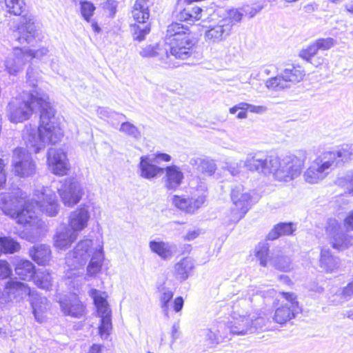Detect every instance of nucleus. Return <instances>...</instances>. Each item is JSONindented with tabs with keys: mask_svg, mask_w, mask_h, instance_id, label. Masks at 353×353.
I'll return each instance as SVG.
<instances>
[{
	"mask_svg": "<svg viewBox=\"0 0 353 353\" xmlns=\"http://www.w3.org/2000/svg\"><path fill=\"white\" fill-rule=\"evenodd\" d=\"M48 100L47 95L39 97L37 92H23L20 99H16L8 105L10 120L13 123L28 120L36 107L40 110L39 127L26 125L23 132L26 146L35 153L44 148L46 143H57L63 134L55 122V110Z\"/></svg>",
	"mask_w": 353,
	"mask_h": 353,
	"instance_id": "1",
	"label": "nucleus"
},
{
	"mask_svg": "<svg viewBox=\"0 0 353 353\" xmlns=\"http://www.w3.org/2000/svg\"><path fill=\"white\" fill-rule=\"evenodd\" d=\"M307 157L306 151L299 150L296 155L287 156L280 160L276 156L259 152L248 154L245 166L251 172L265 175L272 174L275 179L287 182L301 174Z\"/></svg>",
	"mask_w": 353,
	"mask_h": 353,
	"instance_id": "2",
	"label": "nucleus"
},
{
	"mask_svg": "<svg viewBox=\"0 0 353 353\" xmlns=\"http://www.w3.org/2000/svg\"><path fill=\"white\" fill-rule=\"evenodd\" d=\"M276 292L274 289L259 290L257 288L249 290L248 300L246 299L240 300L233 306L232 320L225 327L233 335L243 336L255 332L259 329L263 328L265 325V320L262 316L255 317L254 315L248 314V311L241 310V306H245L249 302H252L273 298Z\"/></svg>",
	"mask_w": 353,
	"mask_h": 353,
	"instance_id": "3",
	"label": "nucleus"
},
{
	"mask_svg": "<svg viewBox=\"0 0 353 353\" xmlns=\"http://www.w3.org/2000/svg\"><path fill=\"white\" fill-rule=\"evenodd\" d=\"M353 161V143L343 144L323 152L304 172L305 181L315 184L324 179L334 168Z\"/></svg>",
	"mask_w": 353,
	"mask_h": 353,
	"instance_id": "4",
	"label": "nucleus"
},
{
	"mask_svg": "<svg viewBox=\"0 0 353 353\" xmlns=\"http://www.w3.org/2000/svg\"><path fill=\"white\" fill-rule=\"evenodd\" d=\"M46 213L48 216H56L59 205L54 192L48 187H38L34 190L31 201H25L21 209H18L14 219L23 226L34 224L37 221L36 209Z\"/></svg>",
	"mask_w": 353,
	"mask_h": 353,
	"instance_id": "5",
	"label": "nucleus"
},
{
	"mask_svg": "<svg viewBox=\"0 0 353 353\" xmlns=\"http://www.w3.org/2000/svg\"><path fill=\"white\" fill-rule=\"evenodd\" d=\"M195 45V39L187 26L176 22L168 26L164 45L167 59H186L192 54Z\"/></svg>",
	"mask_w": 353,
	"mask_h": 353,
	"instance_id": "6",
	"label": "nucleus"
},
{
	"mask_svg": "<svg viewBox=\"0 0 353 353\" xmlns=\"http://www.w3.org/2000/svg\"><path fill=\"white\" fill-rule=\"evenodd\" d=\"M152 1L136 0L132 10V16L136 23L131 26V30L134 40L141 41L150 31L148 22L150 17L149 7Z\"/></svg>",
	"mask_w": 353,
	"mask_h": 353,
	"instance_id": "7",
	"label": "nucleus"
},
{
	"mask_svg": "<svg viewBox=\"0 0 353 353\" xmlns=\"http://www.w3.org/2000/svg\"><path fill=\"white\" fill-rule=\"evenodd\" d=\"M305 74V71L301 66L290 65L280 74L268 79L265 85L270 90L280 91L300 82Z\"/></svg>",
	"mask_w": 353,
	"mask_h": 353,
	"instance_id": "8",
	"label": "nucleus"
},
{
	"mask_svg": "<svg viewBox=\"0 0 353 353\" xmlns=\"http://www.w3.org/2000/svg\"><path fill=\"white\" fill-rule=\"evenodd\" d=\"M230 198L234 207L231 210L230 222L237 223L251 208L252 196L242 185H236L232 188Z\"/></svg>",
	"mask_w": 353,
	"mask_h": 353,
	"instance_id": "9",
	"label": "nucleus"
},
{
	"mask_svg": "<svg viewBox=\"0 0 353 353\" xmlns=\"http://www.w3.org/2000/svg\"><path fill=\"white\" fill-rule=\"evenodd\" d=\"M196 192L191 198H184L174 195L172 197V204L178 209L189 214H194L205 203L208 197V187L201 183L196 188Z\"/></svg>",
	"mask_w": 353,
	"mask_h": 353,
	"instance_id": "10",
	"label": "nucleus"
},
{
	"mask_svg": "<svg viewBox=\"0 0 353 353\" xmlns=\"http://www.w3.org/2000/svg\"><path fill=\"white\" fill-rule=\"evenodd\" d=\"M92 241L84 239L79 241L73 250L67 253L65 265L70 270H78L83 267L91 258L95 248H92Z\"/></svg>",
	"mask_w": 353,
	"mask_h": 353,
	"instance_id": "11",
	"label": "nucleus"
},
{
	"mask_svg": "<svg viewBox=\"0 0 353 353\" xmlns=\"http://www.w3.org/2000/svg\"><path fill=\"white\" fill-rule=\"evenodd\" d=\"M12 170L20 177H28L36 173V163L31 154L25 148H17L13 152L12 160Z\"/></svg>",
	"mask_w": 353,
	"mask_h": 353,
	"instance_id": "12",
	"label": "nucleus"
},
{
	"mask_svg": "<svg viewBox=\"0 0 353 353\" xmlns=\"http://www.w3.org/2000/svg\"><path fill=\"white\" fill-rule=\"evenodd\" d=\"M325 232L333 248L343 250L353 242L352 236L343 232L341 224L335 219H329L325 226Z\"/></svg>",
	"mask_w": 353,
	"mask_h": 353,
	"instance_id": "13",
	"label": "nucleus"
},
{
	"mask_svg": "<svg viewBox=\"0 0 353 353\" xmlns=\"http://www.w3.org/2000/svg\"><path fill=\"white\" fill-rule=\"evenodd\" d=\"M280 294L288 301V303L279 307L274 312V321L279 324H284L294 318L299 312V303L296 296L293 292H280Z\"/></svg>",
	"mask_w": 353,
	"mask_h": 353,
	"instance_id": "14",
	"label": "nucleus"
},
{
	"mask_svg": "<svg viewBox=\"0 0 353 353\" xmlns=\"http://www.w3.org/2000/svg\"><path fill=\"white\" fill-rule=\"evenodd\" d=\"M57 190L64 205L69 207L79 203L82 196L81 187L77 181L65 180Z\"/></svg>",
	"mask_w": 353,
	"mask_h": 353,
	"instance_id": "15",
	"label": "nucleus"
},
{
	"mask_svg": "<svg viewBox=\"0 0 353 353\" xmlns=\"http://www.w3.org/2000/svg\"><path fill=\"white\" fill-rule=\"evenodd\" d=\"M34 292L31 290L27 284L12 279L6 283L2 293L6 298V303L12 301H20L27 296L30 299Z\"/></svg>",
	"mask_w": 353,
	"mask_h": 353,
	"instance_id": "16",
	"label": "nucleus"
},
{
	"mask_svg": "<svg viewBox=\"0 0 353 353\" xmlns=\"http://www.w3.org/2000/svg\"><path fill=\"white\" fill-rule=\"evenodd\" d=\"M26 198V194L19 189L14 190L12 192L1 195L0 208L3 213L14 217L18 210V206Z\"/></svg>",
	"mask_w": 353,
	"mask_h": 353,
	"instance_id": "17",
	"label": "nucleus"
},
{
	"mask_svg": "<svg viewBox=\"0 0 353 353\" xmlns=\"http://www.w3.org/2000/svg\"><path fill=\"white\" fill-rule=\"evenodd\" d=\"M31 61V54H26L21 48H16L5 61L6 70L10 75H17L21 72L24 65Z\"/></svg>",
	"mask_w": 353,
	"mask_h": 353,
	"instance_id": "18",
	"label": "nucleus"
},
{
	"mask_svg": "<svg viewBox=\"0 0 353 353\" xmlns=\"http://www.w3.org/2000/svg\"><path fill=\"white\" fill-rule=\"evenodd\" d=\"M48 163L52 172L57 175L63 176L69 170L66 154L61 149L50 148L48 152Z\"/></svg>",
	"mask_w": 353,
	"mask_h": 353,
	"instance_id": "19",
	"label": "nucleus"
},
{
	"mask_svg": "<svg viewBox=\"0 0 353 353\" xmlns=\"http://www.w3.org/2000/svg\"><path fill=\"white\" fill-rule=\"evenodd\" d=\"M228 21L221 19L216 24L210 25L204 34L205 40L209 43H216L225 40L230 34V25Z\"/></svg>",
	"mask_w": 353,
	"mask_h": 353,
	"instance_id": "20",
	"label": "nucleus"
},
{
	"mask_svg": "<svg viewBox=\"0 0 353 353\" xmlns=\"http://www.w3.org/2000/svg\"><path fill=\"white\" fill-rule=\"evenodd\" d=\"M90 218L89 206L86 205H80L70 214L68 221L70 229L76 233L81 232L88 226Z\"/></svg>",
	"mask_w": 353,
	"mask_h": 353,
	"instance_id": "21",
	"label": "nucleus"
},
{
	"mask_svg": "<svg viewBox=\"0 0 353 353\" xmlns=\"http://www.w3.org/2000/svg\"><path fill=\"white\" fill-rule=\"evenodd\" d=\"M59 303L65 315L79 318L84 313V307L75 294L63 296L60 299Z\"/></svg>",
	"mask_w": 353,
	"mask_h": 353,
	"instance_id": "22",
	"label": "nucleus"
},
{
	"mask_svg": "<svg viewBox=\"0 0 353 353\" xmlns=\"http://www.w3.org/2000/svg\"><path fill=\"white\" fill-rule=\"evenodd\" d=\"M154 159L148 155L142 156L139 163V176L148 180L157 178L164 172V168L153 163Z\"/></svg>",
	"mask_w": 353,
	"mask_h": 353,
	"instance_id": "23",
	"label": "nucleus"
},
{
	"mask_svg": "<svg viewBox=\"0 0 353 353\" xmlns=\"http://www.w3.org/2000/svg\"><path fill=\"white\" fill-rule=\"evenodd\" d=\"M34 319L39 323L46 320L45 314L49 309V302L46 297L42 296L35 291L29 299Z\"/></svg>",
	"mask_w": 353,
	"mask_h": 353,
	"instance_id": "24",
	"label": "nucleus"
},
{
	"mask_svg": "<svg viewBox=\"0 0 353 353\" xmlns=\"http://www.w3.org/2000/svg\"><path fill=\"white\" fill-rule=\"evenodd\" d=\"M165 176L163 178L164 186L168 190L175 191L181 185L184 178L181 170L175 165L164 168Z\"/></svg>",
	"mask_w": 353,
	"mask_h": 353,
	"instance_id": "25",
	"label": "nucleus"
},
{
	"mask_svg": "<svg viewBox=\"0 0 353 353\" xmlns=\"http://www.w3.org/2000/svg\"><path fill=\"white\" fill-rule=\"evenodd\" d=\"M17 40L21 43H32L37 36V29L32 18L25 17L18 28Z\"/></svg>",
	"mask_w": 353,
	"mask_h": 353,
	"instance_id": "26",
	"label": "nucleus"
},
{
	"mask_svg": "<svg viewBox=\"0 0 353 353\" xmlns=\"http://www.w3.org/2000/svg\"><path fill=\"white\" fill-rule=\"evenodd\" d=\"M29 255L39 265H48L52 258L50 248L46 244L33 245L29 250Z\"/></svg>",
	"mask_w": 353,
	"mask_h": 353,
	"instance_id": "27",
	"label": "nucleus"
},
{
	"mask_svg": "<svg viewBox=\"0 0 353 353\" xmlns=\"http://www.w3.org/2000/svg\"><path fill=\"white\" fill-rule=\"evenodd\" d=\"M103 259L102 247L95 248L86 268V278L95 277L101 271Z\"/></svg>",
	"mask_w": 353,
	"mask_h": 353,
	"instance_id": "28",
	"label": "nucleus"
},
{
	"mask_svg": "<svg viewBox=\"0 0 353 353\" xmlns=\"http://www.w3.org/2000/svg\"><path fill=\"white\" fill-rule=\"evenodd\" d=\"M77 235V233L70 228H63L54 237V245L60 250H65L76 240Z\"/></svg>",
	"mask_w": 353,
	"mask_h": 353,
	"instance_id": "29",
	"label": "nucleus"
},
{
	"mask_svg": "<svg viewBox=\"0 0 353 353\" xmlns=\"http://www.w3.org/2000/svg\"><path fill=\"white\" fill-rule=\"evenodd\" d=\"M149 247L151 251L159 255L162 259L166 260L172 256L176 250V245L164 241H150Z\"/></svg>",
	"mask_w": 353,
	"mask_h": 353,
	"instance_id": "30",
	"label": "nucleus"
},
{
	"mask_svg": "<svg viewBox=\"0 0 353 353\" xmlns=\"http://www.w3.org/2000/svg\"><path fill=\"white\" fill-rule=\"evenodd\" d=\"M140 55L143 57H152L159 56L160 59L164 61L167 67H176V64L172 63V57L167 59L165 54V47L161 48L159 45L155 46H148L140 51Z\"/></svg>",
	"mask_w": 353,
	"mask_h": 353,
	"instance_id": "31",
	"label": "nucleus"
},
{
	"mask_svg": "<svg viewBox=\"0 0 353 353\" xmlns=\"http://www.w3.org/2000/svg\"><path fill=\"white\" fill-rule=\"evenodd\" d=\"M319 50L316 44L314 41H313L306 48L301 50L299 55L301 59H304L307 62H309L313 65L318 67L319 65L323 64L324 60L321 57L315 58V56L317 54Z\"/></svg>",
	"mask_w": 353,
	"mask_h": 353,
	"instance_id": "32",
	"label": "nucleus"
},
{
	"mask_svg": "<svg viewBox=\"0 0 353 353\" xmlns=\"http://www.w3.org/2000/svg\"><path fill=\"white\" fill-rule=\"evenodd\" d=\"M190 163L192 166H196L198 172L208 176H212L217 168L214 161L208 159H192Z\"/></svg>",
	"mask_w": 353,
	"mask_h": 353,
	"instance_id": "33",
	"label": "nucleus"
},
{
	"mask_svg": "<svg viewBox=\"0 0 353 353\" xmlns=\"http://www.w3.org/2000/svg\"><path fill=\"white\" fill-rule=\"evenodd\" d=\"M14 271L21 279L30 280L35 274V267L31 261L21 259L15 264Z\"/></svg>",
	"mask_w": 353,
	"mask_h": 353,
	"instance_id": "34",
	"label": "nucleus"
},
{
	"mask_svg": "<svg viewBox=\"0 0 353 353\" xmlns=\"http://www.w3.org/2000/svg\"><path fill=\"white\" fill-rule=\"evenodd\" d=\"M194 267V261L190 257H184L174 265L176 278L181 281L186 280Z\"/></svg>",
	"mask_w": 353,
	"mask_h": 353,
	"instance_id": "35",
	"label": "nucleus"
},
{
	"mask_svg": "<svg viewBox=\"0 0 353 353\" xmlns=\"http://www.w3.org/2000/svg\"><path fill=\"white\" fill-rule=\"evenodd\" d=\"M320 267L326 272H332L339 265L338 259L333 256L328 248H322L319 260Z\"/></svg>",
	"mask_w": 353,
	"mask_h": 353,
	"instance_id": "36",
	"label": "nucleus"
},
{
	"mask_svg": "<svg viewBox=\"0 0 353 353\" xmlns=\"http://www.w3.org/2000/svg\"><path fill=\"white\" fill-rule=\"evenodd\" d=\"M292 223H280L269 232L268 239L275 240L283 235H290L295 231Z\"/></svg>",
	"mask_w": 353,
	"mask_h": 353,
	"instance_id": "37",
	"label": "nucleus"
},
{
	"mask_svg": "<svg viewBox=\"0 0 353 353\" xmlns=\"http://www.w3.org/2000/svg\"><path fill=\"white\" fill-rule=\"evenodd\" d=\"M174 296L172 290L168 288H163L160 291L159 303L162 312L168 319L170 312V301Z\"/></svg>",
	"mask_w": 353,
	"mask_h": 353,
	"instance_id": "38",
	"label": "nucleus"
},
{
	"mask_svg": "<svg viewBox=\"0 0 353 353\" xmlns=\"http://www.w3.org/2000/svg\"><path fill=\"white\" fill-rule=\"evenodd\" d=\"M335 183L343 188L346 192L353 194V170H348L338 177Z\"/></svg>",
	"mask_w": 353,
	"mask_h": 353,
	"instance_id": "39",
	"label": "nucleus"
},
{
	"mask_svg": "<svg viewBox=\"0 0 353 353\" xmlns=\"http://www.w3.org/2000/svg\"><path fill=\"white\" fill-rule=\"evenodd\" d=\"M269 261L276 269L281 271L288 272L291 269V260L289 257L283 255L271 256Z\"/></svg>",
	"mask_w": 353,
	"mask_h": 353,
	"instance_id": "40",
	"label": "nucleus"
},
{
	"mask_svg": "<svg viewBox=\"0 0 353 353\" xmlns=\"http://www.w3.org/2000/svg\"><path fill=\"white\" fill-rule=\"evenodd\" d=\"M206 345L212 347L219 344L225 336L221 334L219 330L207 329L203 330Z\"/></svg>",
	"mask_w": 353,
	"mask_h": 353,
	"instance_id": "41",
	"label": "nucleus"
},
{
	"mask_svg": "<svg viewBox=\"0 0 353 353\" xmlns=\"http://www.w3.org/2000/svg\"><path fill=\"white\" fill-rule=\"evenodd\" d=\"M34 283L38 288L48 290L52 285V275L47 272H39L34 278Z\"/></svg>",
	"mask_w": 353,
	"mask_h": 353,
	"instance_id": "42",
	"label": "nucleus"
},
{
	"mask_svg": "<svg viewBox=\"0 0 353 353\" xmlns=\"http://www.w3.org/2000/svg\"><path fill=\"white\" fill-rule=\"evenodd\" d=\"M0 245L5 252L14 253L18 252L20 248V244L11 237H0Z\"/></svg>",
	"mask_w": 353,
	"mask_h": 353,
	"instance_id": "43",
	"label": "nucleus"
},
{
	"mask_svg": "<svg viewBox=\"0 0 353 353\" xmlns=\"http://www.w3.org/2000/svg\"><path fill=\"white\" fill-rule=\"evenodd\" d=\"M269 245L266 243H260L256 248V257L259 260L260 265L266 267L268 263Z\"/></svg>",
	"mask_w": 353,
	"mask_h": 353,
	"instance_id": "44",
	"label": "nucleus"
},
{
	"mask_svg": "<svg viewBox=\"0 0 353 353\" xmlns=\"http://www.w3.org/2000/svg\"><path fill=\"white\" fill-rule=\"evenodd\" d=\"M119 131L136 139H139L141 137V132L139 129L128 121L121 123Z\"/></svg>",
	"mask_w": 353,
	"mask_h": 353,
	"instance_id": "45",
	"label": "nucleus"
},
{
	"mask_svg": "<svg viewBox=\"0 0 353 353\" xmlns=\"http://www.w3.org/2000/svg\"><path fill=\"white\" fill-rule=\"evenodd\" d=\"M243 14L240 12L238 10L233 9L229 10L227 12L226 15L221 20H227V23H229V25H230V30H232L233 26L241 20Z\"/></svg>",
	"mask_w": 353,
	"mask_h": 353,
	"instance_id": "46",
	"label": "nucleus"
},
{
	"mask_svg": "<svg viewBox=\"0 0 353 353\" xmlns=\"http://www.w3.org/2000/svg\"><path fill=\"white\" fill-rule=\"evenodd\" d=\"M112 319L104 318L101 319V324L99 327V332L102 339H106L112 330Z\"/></svg>",
	"mask_w": 353,
	"mask_h": 353,
	"instance_id": "47",
	"label": "nucleus"
},
{
	"mask_svg": "<svg viewBox=\"0 0 353 353\" xmlns=\"http://www.w3.org/2000/svg\"><path fill=\"white\" fill-rule=\"evenodd\" d=\"M245 161L246 159L244 161H240L237 162L230 160L225 162V165L223 168L228 170L232 175L234 176L240 172V170L243 166L246 168L245 166Z\"/></svg>",
	"mask_w": 353,
	"mask_h": 353,
	"instance_id": "48",
	"label": "nucleus"
},
{
	"mask_svg": "<svg viewBox=\"0 0 353 353\" xmlns=\"http://www.w3.org/2000/svg\"><path fill=\"white\" fill-rule=\"evenodd\" d=\"M90 295L93 299L96 307L101 306L108 303L107 300L105 299V292H102L97 289H92L90 291Z\"/></svg>",
	"mask_w": 353,
	"mask_h": 353,
	"instance_id": "49",
	"label": "nucleus"
},
{
	"mask_svg": "<svg viewBox=\"0 0 353 353\" xmlns=\"http://www.w3.org/2000/svg\"><path fill=\"white\" fill-rule=\"evenodd\" d=\"M319 50H328L336 43V40L331 37L321 38L314 41Z\"/></svg>",
	"mask_w": 353,
	"mask_h": 353,
	"instance_id": "50",
	"label": "nucleus"
},
{
	"mask_svg": "<svg viewBox=\"0 0 353 353\" xmlns=\"http://www.w3.org/2000/svg\"><path fill=\"white\" fill-rule=\"evenodd\" d=\"M8 11L14 15H20L24 6L23 1H11V4L6 3Z\"/></svg>",
	"mask_w": 353,
	"mask_h": 353,
	"instance_id": "51",
	"label": "nucleus"
},
{
	"mask_svg": "<svg viewBox=\"0 0 353 353\" xmlns=\"http://www.w3.org/2000/svg\"><path fill=\"white\" fill-rule=\"evenodd\" d=\"M95 10L94 5L88 1H83L81 3V12L83 17L86 20L89 21L90 17L92 16L93 12Z\"/></svg>",
	"mask_w": 353,
	"mask_h": 353,
	"instance_id": "52",
	"label": "nucleus"
},
{
	"mask_svg": "<svg viewBox=\"0 0 353 353\" xmlns=\"http://www.w3.org/2000/svg\"><path fill=\"white\" fill-rule=\"evenodd\" d=\"M97 112L98 116L101 119H103L113 117L114 115H118L119 117H125L122 114H117L106 108H99L97 110Z\"/></svg>",
	"mask_w": 353,
	"mask_h": 353,
	"instance_id": "53",
	"label": "nucleus"
},
{
	"mask_svg": "<svg viewBox=\"0 0 353 353\" xmlns=\"http://www.w3.org/2000/svg\"><path fill=\"white\" fill-rule=\"evenodd\" d=\"M12 270L9 263L3 260H0V279H4L11 274Z\"/></svg>",
	"mask_w": 353,
	"mask_h": 353,
	"instance_id": "54",
	"label": "nucleus"
},
{
	"mask_svg": "<svg viewBox=\"0 0 353 353\" xmlns=\"http://www.w3.org/2000/svg\"><path fill=\"white\" fill-rule=\"evenodd\" d=\"M37 74V72L34 71L31 66L28 68L26 73L27 83L30 86L34 87L36 85Z\"/></svg>",
	"mask_w": 353,
	"mask_h": 353,
	"instance_id": "55",
	"label": "nucleus"
},
{
	"mask_svg": "<svg viewBox=\"0 0 353 353\" xmlns=\"http://www.w3.org/2000/svg\"><path fill=\"white\" fill-rule=\"evenodd\" d=\"M97 308L98 314L101 317V319H103L104 318H111V310L108 303L98 306Z\"/></svg>",
	"mask_w": 353,
	"mask_h": 353,
	"instance_id": "56",
	"label": "nucleus"
},
{
	"mask_svg": "<svg viewBox=\"0 0 353 353\" xmlns=\"http://www.w3.org/2000/svg\"><path fill=\"white\" fill-rule=\"evenodd\" d=\"M26 54H31V60L33 58L37 59H41L43 56L46 55L48 52V50L47 48H43L41 49H39L36 51H33L32 50H25Z\"/></svg>",
	"mask_w": 353,
	"mask_h": 353,
	"instance_id": "57",
	"label": "nucleus"
},
{
	"mask_svg": "<svg viewBox=\"0 0 353 353\" xmlns=\"http://www.w3.org/2000/svg\"><path fill=\"white\" fill-rule=\"evenodd\" d=\"M5 162L4 160L0 158V189L2 188L6 183V178L5 173Z\"/></svg>",
	"mask_w": 353,
	"mask_h": 353,
	"instance_id": "58",
	"label": "nucleus"
},
{
	"mask_svg": "<svg viewBox=\"0 0 353 353\" xmlns=\"http://www.w3.org/2000/svg\"><path fill=\"white\" fill-rule=\"evenodd\" d=\"M202 9L200 7H192L190 8V14H191L190 17L192 19L199 20L201 18V12Z\"/></svg>",
	"mask_w": 353,
	"mask_h": 353,
	"instance_id": "59",
	"label": "nucleus"
},
{
	"mask_svg": "<svg viewBox=\"0 0 353 353\" xmlns=\"http://www.w3.org/2000/svg\"><path fill=\"white\" fill-rule=\"evenodd\" d=\"M184 301L182 296H177L173 301V309L175 312H179L183 307Z\"/></svg>",
	"mask_w": 353,
	"mask_h": 353,
	"instance_id": "60",
	"label": "nucleus"
},
{
	"mask_svg": "<svg viewBox=\"0 0 353 353\" xmlns=\"http://www.w3.org/2000/svg\"><path fill=\"white\" fill-rule=\"evenodd\" d=\"M201 234V230L199 229L189 230L185 236H184V240L185 241H192L197 238Z\"/></svg>",
	"mask_w": 353,
	"mask_h": 353,
	"instance_id": "61",
	"label": "nucleus"
},
{
	"mask_svg": "<svg viewBox=\"0 0 353 353\" xmlns=\"http://www.w3.org/2000/svg\"><path fill=\"white\" fill-rule=\"evenodd\" d=\"M248 110L251 112L261 114L267 110V108L263 105H254L250 104Z\"/></svg>",
	"mask_w": 353,
	"mask_h": 353,
	"instance_id": "62",
	"label": "nucleus"
},
{
	"mask_svg": "<svg viewBox=\"0 0 353 353\" xmlns=\"http://www.w3.org/2000/svg\"><path fill=\"white\" fill-rule=\"evenodd\" d=\"M190 15L191 14H190V8H187L179 13V19L181 21H191L192 18Z\"/></svg>",
	"mask_w": 353,
	"mask_h": 353,
	"instance_id": "63",
	"label": "nucleus"
},
{
	"mask_svg": "<svg viewBox=\"0 0 353 353\" xmlns=\"http://www.w3.org/2000/svg\"><path fill=\"white\" fill-rule=\"evenodd\" d=\"M243 13L248 15L250 18L253 17L256 15L253 6H245L243 8Z\"/></svg>",
	"mask_w": 353,
	"mask_h": 353,
	"instance_id": "64",
	"label": "nucleus"
}]
</instances>
